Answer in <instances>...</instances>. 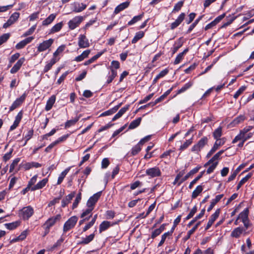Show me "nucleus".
I'll list each match as a JSON object with an SVG mask.
<instances>
[{
	"label": "nucleus",
	"instance_id": "obj_62",
	"mask_svg": "<svg viewBox=\"0 0 254 254\" xmlns=\"http://www.w3.org/2000/svg\"><path fill=\"white\" fill-rule=\"evenodd\" d=\"M211 164H212L209 166V167L207 169V170L206 171L207 173L208 174H209L211 173H212V172H213L214 169L217 167V165L218 164V161L214 162H213Z\"/></svg>",
	"mask_w": 254,
	"mask_h": 254
},
{
	"label": "nucleus",
	"instance_id": "obj_32",
	"mask_svg": "<svg viewBox=\"0 0 254 254\" xmlns=\"http://www.w3.org/2000/svg\"><path fill=\"white\" fill-rule=\"evenodd\" d=\"M74 192H73L69 194H68L66 197L64 198L62 201V206L63 207H65V206L68 204L74 196Z\"/></svg>",
	"mask_w": 254,
	"mask_h": 254
},
{
	"label": "nucleus",
	"instance_id": "obj_22",
	"mask_svg": "<svg viewBox=\"0 0 254 254\" xmlns=\"http://www.w3.org/2000/svg\"><path fill=\"white\" fill-rule=\"evenodd\" d=\"M95 234L93 233L85 238L82 237L81 238V240L78 242V244L83 245H87L93 240Z\"/></svg>",
	"mask_w": 254,
	"mask_h": 254
},
{
	"label": "nucleus",
	"instance_id": "obj_46",
	"mask_svg": "<svg viewBox=\"0 0 254 254\" xmlns=\"http://www.w3.org/2000/svg\"><path fill=\"white\" fill-rule=\"evenodd\" d=\"M93 210V208L88 207L85 210H83L82 213L81 214V218H88V219L91 216V212Z\"/></svg>",
	"mask_w": 254,
	"mask_h": 254
},
{
	"label": "nucleus",
	"instance_id": "obj_54",
	"mask_svg": "<svg viewBox=\"0 0 254 254\" xmlns=\"http://www.w3.org/2000/svg\"><path fill=\"white\" fill-rule=\"evenodd\" d=\"M65 46L64 45H62L59 46L57 50L53 54V58H56L60 54L62 53L65 49Z\"/></svg>",
	"mask_w": 254,
	"mask_h": 254
},
{
	"label": "nucleus",
	"instance_id": "obj_39",
	"mask_svg": "<svg viewBox=\"0 0 254 254\" xmlns=\"http://www.w3.org/2000/svg\"><path fill=\"white\" fill-rule=\"evenodd\" d=\"M182 45L183 43L182 42L180 39H179L177 41L175 42L173 47L171 48L172 54H174L175 53H176L179 49L182 46Z\"/></svg>",
	"mask_w": 254,
	"mask_h": 254
},
{
	"label": "nucleus",
	"instance_id": "obj_47",
	"mask_svg": "<svg viewBox=\"0 0 254 254\" xmlns=\"http://www.w3.org/2000/svg\"><path fill=\"white\" fill-rule=\"evenodd\" d=\"M143 16V13L139 14L137 16H134L131 20H130L128 23V25H132L136 23L137 22L141 20Z\"/></svg>",
	"mask_w": 254,
	"mask_h": 254
},
{
	"label": "nucleus",
	"instance_id": "obj_42",
	"mask_svg": "<svg viewBox=\"0 0 254 254\" xmlns=\"http://www.w3.org/2000/svg\"><path fill=\"white\" fill-rule=\"evenodd\" d=\"M203 188L201 185L197 186L192 193L191 198L192 199L195 198L201 192Z\"/></svg>",
	"mask_w": 254,
	"mask_h": 254
},
{
	"label": "nucleus",
	"instance_id": "obj_28",
	"mask_svg": "<svg viewBox=\"0 0 254 254\" xmlns=\"http://www.w3.org/2000/svg\"><path fill=\"white\" fill-rule=\"evenodd\" d=\"M55 101H56L55 95L51 96L49 98L48 101H47L46 105L45 108V110L46 111H50L52 109L54 103H55Z\"/></svg>",
	"mask_w": 254,
	"mask_h": 254
},
{
	"label": "nucleus",
	"instance_id": "obj_64",
	"mask_svg": "<svg viewBox=\"0 0 254 254\" xmlns=\"http://www.w3.org/2000/svg\"><path fill=\"white\" fill-rule=\"evenodd\" d=\"M196 211H197V207H196V205H195L191 209V210H190V211L189 213V214L186 217V220H189V219H190L191 218H192L193 216V215H194V214L196 212Z\"/></svg>",
	"mask_w": 254,
	"mask_h": 254
},
{
	"label": "nucleus",
	"instance_id": "obj_20",
	"mask_svg": "<svg viewBox=\"0 0 254 254\" xmlns=\"http://www.w3.org/2000/svg\"><path fill=\"white\" fill-rule=\"evenodd\" d=\"M201 168V166H198L195 168L190 170L184 177L182 178L178 183V185H181L182 183L186 181L190 176L196 173L199 169Z\"/></svg>",
	"mask_w": 254,
	"mask_h": 254
},
{
	"label": "nucleus",
	"instance_id": "obj_35",
	"mask_svg": "<svg viewBox=\"0 0 254 254\" xmlns=\"http://www.w3.org/2000/svg\"><path fill=\"white\" fill-rule=\"evenodd\" d=\"M253 173L252 172L249 173L248 175H247L245 177L242 178L241 181L238 183L237 186V190H238L240 189L242 185H243L246 182L248 181V180L252 177Z\"/></svg>",
	"mask_w": 254,
	"mask_h": 254
},
{
	"label": "nucleus",
	"instance_id": "obj_52",
	"mask_svg": "<svg viewBox=\"0 0 254 254\" xmlns=\"http://www.w3.org/2000/svg\"><path fill=\"white\" fill-rule=\"evenodd\" d=\"M204 173V171L200 172V174L197 176L194 179H193L190 184L189 188L191 189L193 186L203 176Z\"/></svg>",
	"mask_w": 254,
	"mask_h": 254
},
{
	"label": "nucleus",
	"instance_id": "obj_43",
	"mask_svg": "<svg viewBox=\"0 0 254 254\" xmlns=\"http://www.w3.org/2000/svg\"><path fill=\"white\" fill-rule=\"evenodd\" d=\"M200 224L201 221H198L191 229H190L188 232L187 235L185 238L186 240H187L190 238L191 235L195 231V230L197 229L198 227L200 225Z\"/></svg>",
	"mask_w": 254,
	"mask_h": 254
},
{
	"label": "nucleus",
	"instance_id": "obj_55",
	"mask_svg": "<svg viewBox=\"0 0 254 254\" xmlns=\"http://www.w3.org/2000/svg\"><path fill=\"white\" fill-rule=\"evenodd\" d=\"M184 1L181 0L178 2L174 6V8L173 9V12H176L179 11L183 6Z\"/></svg>",
	"mask_w": 254,
	"mask_h": 254
},
{
	"label": "nucleus",
	"instance_id": "obj_25",
	"mask_svg": "<svg viewBox=\"0 0 254 254\" xmlns=\"http://www.w3.org/2000/svg\"><path fill=\"white\" fill-rule=\"evenodd\" d=\"M48 182V178H44L41 181L39 182L36 185L32 187L31 191H35L40 190L44 188Z\"/></svg>",
	"mask_w": 254,
	"mask_h": 254
},
{
	"label": "nucleus",
	"instance_id": "obj_7",
	"mask_svg": "<svg viewBox=\"0 0 254 254\" xmlns=\"http://www.w3.org/2000/svg\"><path fill=\"white\" fill-rule=\"evenodd\" d=\"M101 193L102 191H99L94 194L92 196H91L89 198L86 203V205L87 207L93 208V209H94V206L96 202L98 201L99 198L100 197Z\"/></svg>",
	"mask_w": 254,
	"mask_h": 254
},
{
	"label": "nucleus",
	"instance_id": "obj_2",
	"mask_svg": "<svg viewBox=\"0 0 254 254\" xmlns=\"http://www.w3.org/2000/svg\"><path fill=\"white\" fill-rule=\"evenodd\" d=\"M208 139L206 136L202 137L197 143L192 146L191 148V151L198 154L199 152L207 144Z\"/></svg>",
	"mask_w": 254,
	"mask_h": 254
},
{
	"label": "nucleus",
	"instance_id": "obj_37",
	"mask_svg": "<svg viewBox=\"0 0 254 254\" xmlns=\"http://www.w3.org/2000/svg\"><path fill=\"white\" fill-rule=\"evenodd\" d=\"M117 75V71L114 69L112 68L111 73H109V75L107 76V80L106 81L107 84H109L112 82L114 79Z\"/></svg>",
	"mask_w": 254,
	"mask_h": 254
},
{
	"label": "nucleus",
	"instance_id": "obj_5",
	"mask_svg": "<svg viewBox=\"0 0 254 254\" xmlns=\"http://www.w3.org/2000/svg\"><path fill=\"white\" fill-rule=\"evenodd\" d=\"M84 20V17L76 16L68 22V28L70 30H73L78 27Z\"/></svg>",
	"mask_w": 254,
	"mask_h": 254
},
{
	"label": "nucleus",
	"instance_id": "obj_50",
	"mask_svg": "<svg viewBox=\"0 0 254 254\" xmlns=\"http://www.w3.org/2000/svg\"><path fill=\"white\" fill-rule=\"evenodd\" d=\"M249 210L246 208L242 212L240 213L239 218L242 219V221H244L248 219Z\"/></svg>",
	"mask_w": 254,
	"mask_h": 254
},
{
	"label": "nucleus",
	"instance_id": "obj_26",
	"mask_svg": "<svg viewBox=\"0 0 254 254\" xmlns=\"http://www.w3.org/2000/svg\"><path fill=\"white\" fill-rule=\"evenodd\" d=\"M224 150H221L215 154L212 158H211L207 162L204 164V167H206L209 165L211 163L214 162H216L218 160L220 156L224 153Z\"/></svg>",
	"mask_w": 254,
	"mask_h": 254
},
{
	"label": "nucleus",
	"instance_id": "obj_44",
	"mask_svg": "<svg viewBox=\"0 0 254 254\" xmlns=\"http://www.w3.org/2000/svg\"><path fill=\"white\" fill-rule=\"evenodd\" d=\"M141 118H138L136 120H133L129 125L128 128L132 129L137 127L140 124Z\"/></svg>",
	"mask_w": 254,
	"mask_h": 254
},
{
	"label": "nucleus",
	"instance_id": "obj_34",
	"mask_svg": "<svg viewBox=\"0 0 254 254\" xmlns=\"http://www.w3.org/2000/svg\"><path fill=\"white\" fill-rule=\"evenodd\" d=\"M71 167H67L60 174L57 181V185H60L62 183L64 177L68 173Z\"/></svg>",
	"mask_w": 254,
	"mask_h": 254
},
{
	"label": "nucleus",
	"instance_id": "obj_17",
	"mask_svg": "<svg viewBox=\"0 0 254 254\" xmlns=\"http://www.w3.org/2000/svg\"><path fill=\"white\" fill-rule=\"evenodd\" d=\"M225 143V140H216L213 147L209 151L206 155L207 158H209L219 148V146L223 145Z\"/></svg>",
	"mask_w": 254,
	"mask_h": 254
},
{
	"label": "nucleus",
	"instance_id": "obj_23",
	"mask_svg": "<svg viewBox=\"0 0 254 254\" xmlns=\"http://www.w3.org/2000/svg\"><path fill=\"white\" fill-rule=\"evenodd\" d=\"M116 223H112L108 221H103L99 226V232L101 233L103 231H105L107 230L110 227L116 224Z\"/></svg>",
	"mask_w": 254,
	"mask_h": 254
},
{
	"label": "nucleus",
	"instance_id": "obj_16",
	"mask_svg": "<svg viewBox=\"0 0 254 254\" xmlns=\"http://www.w3.org/2000/svg\"><path fill=\"white\" fill-rule=\"evenodd\" d=\"M220 212V209H217L216 210L215 212L211 215L210 218L207 222V225L205 227V230H208L213 224L214 222L216 220V219L218 217L219 214Z\"/></svg>",
	"mask_w": 254,
	"mask_h": 254
},
{
	"label": "nucleus",
	"instance_id": "obj_41",
	"mask_svg": "<svg viewBox=\"0 0 254 254\" xmlns=\"http://www.w3.org/2000/svg\"><path fill=\"white\" fill-rule=\"evenodd\" d=\"M193 141V136H192L190 139L186 140V141L180 146L179 150L181 151L187 149L192 143Z\"/></svg>",
	"mask_w": 254,
	"mask_h": 254
},
{
	"label": "nucleus",
	"instance_id": "obj_49",
	"mask_svg": "<svg viewBox=\"0 0 254 254\" xmlns=\"http://www.w3.org/2000/svg\"><path fill=\"white\" fill-rule=\"evenodd\" d=\"M203 16H199L195 21L190 26L189 29L187 31V33L189 34L193 29V28L196 26L198 23L202 19Z\"/></svg>",
	"mask_w": 254,
	"mask_h": 254
},
{
	"label": "nucleus",
	"instance_id": "obj_53",
	"mask_svg": "<svg viewBox=\"0 0 254 254\" xmlns=\"http://www.w3.org/2000/svg\"><path fill=\"white\" fill-rule=\"evenodd\" d=\"M172 234V232H166L164 234H163L161 236V240L160 242H159V243L158 244V247L161 246L164 243L166 238L168 236L171 235Z\"/></svg>",
	"mask_w": 254,
	"mask_h": 254
},
{
	"label": "nucleus",
	"instance_id": "obj_15",
	"mask_svg": "<svg viewBox=\"0 0 254 254\" xmlns=\"http://www.w3.org/2000/svg\"><path fill=\"white\" fill-rule=\"evenodd\" d=\"M20 166L23 168L25 170H28L32 168H39L42 166V165L38 162H26L25 163H21Z\"/></svg>",
	"mask_w": 254,
	"mask_h": 254
},
{
	"label": "nucleus",
	"instance_id": "obj_9",
	"mask_svg": "<svg viewBox=\"0 0 254 254\" xmlns=\"http://www.w3.org/2000/svg\"><path fill=\"white\" fill-rule=\"evenodd\" d=\"M254 133L252 132H248L247 133L241 134V132L235 136L232 140V143H236L240 140H243V141H246L251 138L253 136Z\"/></svg>",
	"mask_w": 254,
	"mask_h": 254
},
{
	"label": "nucleus",
	"instance_id": "obj_57",
	"mask_svg": "<svg viewBox=\"0 0 254 254\" xmlns=\"http://www.w3.org/2000/svg\"><path fill=\"white\" fill-rule=\"evenodd\" d=\"M9 33H5L0 36V46L6 42L10 37Z\"/></svg>",
	"mask_w": 254,
	"mask_h": 254
},
{
	"label": "nucleus",
	"instance_id": "obj_60",
	"mask_svg": "<svg viewBox=\"0 0 254 254\" xmlns=\"http://www.w3.org/2000/svg\"><path fill=\"white\" fill-rule=\"evenodd\" d=\"M27 235V230H25L23 231L18 237H17L15 240H13V241L15 242L18 241H22L26 238Z\"/></svg>",
	"mask_w": 254,
	"mask_h": 254
},
{
	"label": "nucleus",
	"instance_id": "obj_36",
	"mask_svg": "<svg viewBox=\"0 0 254 254\" xmlns=\"http://www.w3.org/2000/svg\"><path fill=\"white\" fill-rule=\"evenodd\" d=\"M56 15V14L55 13L51 14L46 19L43 21L42 25L47 26L50 24L55 19Z\"/></svg>",
	"mask_w": 254,
	"mask_h": 254
},
{
	"label": "nucleus",
	"instance_id": "obj_51",
	"mask_svg": "<svg viewBox=\"0 0 254 254\" xmlns=\"http://www.w3.org/2000/svg\"><path fill=\"white\" fill-rule=\"evenodd\" d=\"M18 225L19 222L15 221L12 223H6L4 224V226L7 229L11 230L15 229Z\"/></svg>",
	"mask_w": 254,
	"mask_h": 254
},
{
	"label": "nucleus",
	"instance_id": "obj_63",
	"mask_svg": "<svg viewBox=\"0 0 254 254\" xmlns=\"http://www.w3.org/2000/svg\"><path fill=\"white\" fill-rule=\"evenodd\" d=\"M36 28V24L32 26L30 29H28L27 31H26L23 34V37H26L28 35H31L33 33L34 31L35 30Z\"/></svg>",
	"mask_w": 254,
	"mask_h": 254
},
{
	"label": "nucleus",
	"instance_id": "obj_14",
	"mask_svg": "<svg viewBox=\"0 0 254 254\" xmlns=\"http://www.w3.org/2000/svg\"><path fill=\"white\" fill-rule=\"evenodd\" d=\"M186 16V14L184 12H182L176 19V20L171 23L170 25V29L171 30H174L178 26H179L180 24L185 19Z\"/></svg>",
	"mask_w": 254,
	"mask_h": 254
},
{
	"label": "nucleus",
	"instance_id": "obj_40",
	"mask_svg": "<svg viewBox=\"0 0 254 254\" xmlns=\"http://www.w3.org/2000/svg\"><path fill=\"white\" fill-rule=\"evenodd\" d=\"M144 36V32L141 31L136 32L134 37L131 41L132 44L136 43L138 40L143 38Z\"/></svg>",
	"mask_w": 254,
	"mask_h": 254
},
{
	"label": "nucleus",
	"instance_id": "obj_38",
	"mask_svg": "<svg viewBox=\"0 0 254 254\" xmlns=\"http://www.w3.org/2000/svg\"><path fill=\"white\" fill-rule=\"evenodd\" d=\"M246 119V117L244 115H241L238 117L235 118L233 121L231 122V124L233 126H236L238 124L242 123Z\"/></svg>",
	"mask_w": 254,
	"mask_h": 254
},
{
	"label": "nucleus",
	"instance_id": "obj_12",
	"mask_svg": "<svg viewBox=\"0 0 254 254\" xmlns=\"http://www.w3.org/2000/svg\"><path fill=\"white\" fill-rule=\"evenodd\" d=\"M78 45L80 48H86L90 46L88 39L85 35H80L78 37Z\"/></svg>",
	"mask_w": 254,
	"mask_h": 254
},
{
	"label": "nucleus",
	"instance_id": "obj_18",
	"mask_svg": "<svg viewBox=\"0 0 254 254\" xmlns=\"http://www.w3.org/2000/svg\"><path fill=\"white\" fill-rule=\"evenodd\" d=\"M244 233L245 235L247 233L246 230L242 227H237L234 229L231 233V237L235 238H238Z\"/></svg>",
	"mask_w": 254,
	"mask_h": 254
},
{
	"label": "nucleus",
	"instance_id": "obj_56",
	"mask_svg": "<svg viewBox=\"0 0 254 254\" xmlns=\"http://www.w3.org/2000/svg\"><path fill=\"white\" fill-rule=\"evenodd\" d=\"M141 149V147L137 144L136 145L133 146L131 149V155L134 156L138 154Z\"/></svg>",
	"mask_w": 254,
	"mask_h": 254
},
{
	"label": "nucleus",
	"instance_id": "obj_27",
	"mask_svg": "<svg viewBox=\"0 0 254 254\" xmlns=\"http://www.w3.org/2000/svg\"><path fill=\"white\" fill-rule=\"evenodd\" d=\"M59 59H57L56 58H53L51 59V60L47 62L46 65L44 67V68L43 69V72L46 73L48 72L49 70L51 69L53 65L58 61Z\"/></svg>",
	"mask_w": 254,
	"mask_h": 254
},
{
	"label": "nucleus",
	"instance_id": "obj_6",
	"mask_svg": "<svg viewBox=\"0 0 254 254\" xmlns=\"http://www.w3.org/2000/svg\"><path fill=\"white\" fill-rule=\"evenodd\" d=\"M54 41L53 39L50 38L40 43L37 46V52L40 53L45 51L52 46Z\"/></svg>",
	"mask_w": 254,
	"mask_h": 254
},
{
	"label": "nucleus",
	"instance_id": "obj_58",
	"mask_svg": "<svg viewBox=\"0 0 254 254\" xmlns=\"http://www.w3.org/2000/svg\"><path fill=\"white\" fill-rule=\"evenodd\" d=\"M20 159L19 158H17L14 159L10 165L9 168V172H12L14 169L15 167L18 164L19 162Z\"/></svg>",
	"mask_w": 254,
	"mask_h": 254
},
{
	"label": "nucleus",
	"instance_id": "obj_48",
	"mask_svg": "<svg viewBox=\"0 0 254 254\" xmlns=\"http://www.w3.org/2000/svg\"><path fill=\"white\" fill-rule=\"evenodd\" d=\"M103 52H100L98 53L97 54L92 57L89 60L86 61L84 63V65H87L92 63H93L94 61H95L97 59H98L102 54Z\"/></svg>",
	"mask_w": 254,
	"mask_h": 254
},
{
	"label": "nucleus",
	"instance_id": "obj_1",
	"mask_svg": "<svg viewBox=\"0 0 254 254\" xmlns=\"http://www.w3.org/2000/svg\"><path fill=\"white\" fill-rule=\"evenodd\" d=\"M61 219V215L57 214L56 216L49 218L43 224V227L45 229V235L48 234L50 229L54 226L55 223L59 221Z\"/></svg>",
	"mask_w": 254,
	"mask_h": 254
},
{
	"label": "nucleus",
	"instance_id": "obj_21",
	"mask_svg": "<svg viewBox=\"0 0 254 254\" xmlns=\"http://www.w3.org/2000/svg\"><path fill=\"white\" fill-rule=\"evenodd\" d=\"M23 116V112L22 111H20L16 116L15 117V120L13 122L12 125L10 127V130H13L15 129L17 126H18L19 123L20 122Z\"/></svg>",
	"mask_w": 254,
	"mask_h": 254
},
{
	"label": "nucleus",
	"instance_id": "obj_19",
	"mask_svg": "<svg viewBox=\"0 0 254 254\" xmlns=\"http://www.w3.org/2000/svg\"><path fill=\"white\" fill-rule=\"evenodd\" d=\"M25 60L24 58H21L19 59L18 61L14 65V66L11 68L10 73L13 74L17 72L20 69L22 65L23 64Z\"/></svg>",
	"mask_w": 254,
	"mask_h": 254
},
{
	"label": "nucleus",
	"instance_id": "obj_59",
	"mask_svg": "<svg viewBox=\"0 0 254 254\" xmlns=\"http://www.w3.org/2000/svg\"><path fill=\"white\" fill-rule=\"evenodd\" d=\"M81 199V193H78L77 196H76V198L73 203L72 204V209H74L76 207H77L79 202L80 201Z\"/></svg>",
	"mask_w": 254,
	"mask_h": 254
},
{
	"label": "nucleus",
	"instance_id": "obj_11",
	"mask_svg": "<svg viewBox=\"0 0 254 254\" xmlns=\"http://www.w3.org/2000/svg\"><path fill=\"white\" fill-rule=\"evenodd\" d=\"M26 97L25 93H23L20 97L17 98L9 108V111H12L19 106L24 102Z\"/></svg>",
	"mask_w": 254,
	"mask_h": 254
},
{
	"label": "nucleus",
	"instance_id": "obj_31",
	"mask_svg": "<svg viewBox=\"0 0 254 254\" xmlns=\"http://www.w3.org/2000/svg\"><path fill=\"white\" fill-rule=\"evenodd\" d=\"M222 128L221 127H219L217 128H216L213 133V137L217 140H225V139L223 138L222 139H220V137L222 135Z\"/></svg>",
	"mask_w": 254,
	"mask_h": 254
},
{
	"label": "nucleus",
	"instance_id": "obj_10",
	"mask_svg": "<svg viewBox=\"0 0 254 254\" xmlns=\"http://www.w3.org/2000/svg\"><path fill=\"white\" fill-rule=\"evenodd\" d=\"M19 17V13L15 12L11 14L7 21L3 25V28H7L13 23H14Z\"/></svg>",
	"mask_w": 254,
	"mask_h": 254
},
{
	"label": "nucleus",
	"instance_id": "obj_61",
	"mask_svg": "<svg viewBox=\"0 0 254 254\" xmlns=\"http://www.w3.org/2000/svg\"><path fill=\"white\" fill-rule=\"evenodd\" d=\"M246 86H241L235 93L234 95V98L235 99H237L238 97L246 90Z\"/></svg>",
	"mask_w": 254,
	"mask_h": 254
},
{
	"label": "nucleus",
	"instance_id": "obj_30",
	"mask_svg": "<svg viewBox=\"0 0 254 254\" xmlns=\"http://www.w3.org/2000/svg\"><path fill=\"white\" fill-rule=\"evenodd\" d=\"M129 4V2L128 1H126L123 2L120 4H119L114 10V13L118 14L121 11L127 8Z\"/></svg>",
	"mask_w": 254,
	"mask_h": 254
},
{
	"label": "nucleus",
	"instance_id": "obj_3",
	"mask_svg": "<svg viewBox=\"0 0 254 254\" xmlns=\"http://www.w3.org/2000/svg\"><path fill=\"white\" fill-rule=\"evenodd\" d=\"M19 214L24 220H28L34 214V209L32 206L29 205L22 208Z\"/></svg>",
	"mask_w": 254,
	"mask_h": 254
},
{
	"label": "nucleus",
	"instance_id": "obj_13",
	"mask_svg": "<svg viewBox=\"0 0 254 254\" xmlns=\"http://www.w3.org/2000/svg\"><path fill=\"white\" fill-rule=\"evenodd\" d=\"M72 6V11L75 13H79L84 10L87 7L86 4L83 3L74 2L71 4Z\"/></svg>",
	"mask_w": 254,
	"mask_h": 254
},
{
	"label": "nucleus",
	"instance_id": "obj_8",
	"mask_svg": "<svg viewBox=\"0 0 254 254\" xmlns=\"http://www.w3.org/2000/svg\"><path fill=\"white\" fill-rule=\"evenodd\" d=\"M145 173L150 178L160 177L161 175V170L157 167L149 168L146 170Z\"/></svg>",
	"mask_w": 254,
	"mask_h": 254
},
{
	"label": "nucleus",
	"instance_id": "obj_33",
	"mask_svg": "<svg viewBox=\"0 0 254 254\" xmlns=\"http://www.w3.org/2000/svg\"><path fill=\"white\" fill-rule=\"evenodd\" d=\"M188 51V49H186L182 52L179 53L175 58V61L174 62V64H179L183 59L185 55L187 54Z\"/></svg>",
	"mask_w": 254,
	"mask_h": 254
},
{
	"label": "nucleus",
	"instance_id": "obj_4",
	"mask_svg": "<svg viewBox=\"0 0 254 254\" xmlns=\"http://www.w3.org/2000/svg\"><path fill=\"white\" fill-rule=\"evenodd\" d=\"M78 220V217L73 216L70 217L64 224L63 231L65 233L74 227Z\"/></svg>",
	"mask_w": 254,
	"mask_h": 254
},
{
	"label": "nucleus",
	"instance_id": "obj_24",
	"mask_svg": "<svg viewBox=\"0 0 254 254\" xmlns=\"http://www.w3.org/2000/svg\"><path fill=\"white\" fill-rule=\"evenodd\" d=\"M129 105H127L122 108H121L119 111L116 114L113 118L112 121H115L116 120L121 118L129 109Z\"/></svg>",
	"mask_w": 254,
	"mask_h": 254
},
{
	"label": "nucleus",
	"instance_id": "obj_29",
	"mask_svg": "<svg viewBox=\"0 0 254 254\" xmlns=\"http://www.w3.org/2000/svg\"><path fill=\"white\" fill-rule=\"evenodd\" d=\"M223 194H219L216 196L214 199H213L211 201L210 204L208 208H207V211L209 212L211 211L212 208L214 207L215 205L219 202L220 199L223 197Z\"/></svg>",
	"mask_w": 254,
	"mask_h": 254
},
{
	"label": "nucleus",
	"instance_id": "obj_45",
	"mask_svg": "<svg viewBox=\"0 0 254 254\" xmlns=\"http://www.w3.org/2000/svg\"><path fill=\"white\" fill-rule=\"evenodd\" d=\"M63 26V22H59L52 27L51 29V33H55L61 30Z\"/></svg>",
	"mask_w": 254,
	"mask_h": 254
}]
</instances>
